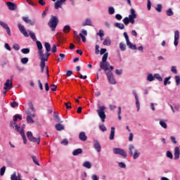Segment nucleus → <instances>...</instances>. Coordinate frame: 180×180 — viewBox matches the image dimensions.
<instances>
[{
  "instance_id": "ddd939ff",
  "label": "nucleus",
  "mask_w": 180,
  "mask_h": 180,
  "mask_svg": "<svg viewBox=\"0 0 180 180\" xmlns=\"http://www.w3.org/2000/svg\"><path fill=\"white\" fill-rule=\"evenodd\" d=\"M0 25H1L2 27H4V29H6L8 36H12V33L11 32V28L9 27V25H8L6 22L1 20H0Z\"/></svg>"
},
{
  "instance_id": "473e14b6",
  "label": "nucleus",
  "mask_w": 180,
  "mask_h": 180,
  "mask_svg": "<svg viewBox=\"0 0 180 180\" xmlns=\"http://www.w3.org/2000/svg\"><path fill=\"white\" fill-rule=\"evenodd\" d=\"M18 119H19V120H22V115H19V114H16L14 115V121L11 122V123H16V122H18Z\"/></svg>"
},
{
  "instance_id": "423d86ee",
  "label": "nucleus",
  "mask_w": 180,
  "mask_h": 180,
  "mask_svg": "<svg viewBox=\"0 0 180 180\" xmlns=\"http://www.w3.org/2000/svg\"><path fill=\"white\" fill-rule=\"evenodd\" d=\"M27 136L28 140H30V141L32 143H37L38 145L40 144V136H39L37 138H35L33 136V133H32L30 131H28L27 132Z\"/></svg>"
},
{
  "instance_id": "c756f323",
  "label": "nucleus",
  "mask_w": 180,
  "mask_h": 180,
  "mask_svg": "<svg viewBox=\"0 0 180 180\" xmlns=\"http://www.w3.org/2000/svg\"><path fill=\"white\" fill-rule=\"evenodd\" d=\"M55 127L58 131H61V130H64V125L62 124H56Z\"/></svg>"
},
{
  "instance_id": "bb28decb",
  "label": "nucleus",
  "mask_w": 180,
  "mask_h": 180,
  "mask_svg": "<svg viewBox=\"0 0 180 180\" xmlns=\"http://www.w3.org/2000/svg\"><path fill=\"white\" fill-rule=\"evenodd\" d=\"M103 46H110L112 44V41H110V38L108 37L105 39V40L103 42Z\"/></svg>"
},
{
  "instance_id": "8fccbe9b",
  "label": "nucleus",
  "mask_w": 180,
  "mask_h": 180,
  "mask_svg": "<svg viewBox=\"0 0 180 180\" xmlns=\"http://www.w3.org/2000/svg\"><path fill=\"white\" fill-rule=\"evenodd\" d=\"M108 13L109 15H113V13H115V8H113L112 6L109 7Z\"/></svg>"
},
{
  "instance_id": "7c9ffc66",
  "label": "nucleus",
  "mask_w": 180,
  "mask_h": 180,
  "mask_svg": "<svg viewBox=\"0 0 180 180\" xmlns=\"http://www.w3.org/2000/svg\"><path fill=\"white\" fill-rule=\"evenodd\" d=\"M155 79V76L153 75L152 73H149L147 76V81H148L149 82H153V81H154Z\"/></svg>"
},
{
  "instance_id": "7ed1b4c3",
  "label": "nucleus",
  "mask_w": 180,
  "mask_h": 180,
  "mask_svg": "<svg viewBox=\"0 0 180 180\" xmlns=\"http://www.w3.org/2000/svg\"><path fill=\"white\" fill-rule=\"evenodd\" d=\"M60 20H58V17L56 15H51L49 21L48 22V26L50 27L52 32H56V29H57V26Z\"/></svg>"
},
{
  "instance_id": "bf43d9fd",
  "label": "nucleus",
  "mask_w": 180,
  "mask_h": 180,
  "mask_svg": "<svg viewBox=\"0 0 180 180\" xmlns=\"http://www.w3.org/2000/svg\"><path fill=\"white\" fill-rule=\"evenodd\" d=\"M13 49H14V50H15L16 51H19V50H20V46H19V44H15L13 45Z\"/></svg>"
},
{
  "instance_id": "9d476101",
  "label": "nucleus",
  "mask_w": 180,
  "mask_h": 180,
  "mask_svg": "<svg viewBox=\"0 0 180 180\" xmlns=\"http://www.w3.org/2000/svg\"><path fill=\"white\" fill-rule=\"evenodd\" d=\"M132 94L135 98L136 106L137 112H139V110H140V101L139 100V95L137 94V91L136 90H132Z\"/></svg>"
},
{
  "instance_id": "f704fd0d",
  "label": "nucleus",
  "mask_w": 180,
  "mask_h": 180,
  "mask_svg": "<svg viewBox=\"0 0 180 180\" xmlns=\"http://www.w3.org/2000/svg\"><path fill=\"white\" fill-rule=\"evenodd\" d=\"M159 123L161 127H162L163 129H167V127H168V126L167 125V122H165L164 120H161Z\"/></svg>"
},
{
  "instance_id": "e2e57ef3",
  "label": "nucleus",
  "mask_w": 180,
  "mask_h": 180,
  "mask_svg": "<svg viewBox=\"0 0 180 180\" xmlns=\"http://www.w3.org/2000/svg\"><path fill=\"white\" fill-rule=\"evenodd\" d=\"M98 36H99L100 37H103V36H105V32H103V31L102 30H100L98 31V32L97 33Z\"/></svg>"
},
{
  "instance_id": "052dcab7",
  "label": "nucleus",
  "mask_w": 180,
  "mask_h": 180,
  "mask_svg": "<svg viewBox=\"0 0 180 180\" xmlns=\"http://www.w3.org/2000/svg\"><path fill=\"white\" fill-rule=\"evenodd\" d=\"M118 166L120 167V168H126V163L123 162H118Z\"/></svg>"
},
{
  "instance_id": "cd10ccee",
  "label": "nucleus",
  "mask_w": 180,
  "mask_h": 180,
  "mask_svg": "<svg viewBox=\"0 0 180 180\" xmlns=\"http://www.w3.org/2000/svg\"><path fill=\"white\" fill-rule=\"evenodd\" d=\"M29 35L30 36L32 40L33 41H36L37 43V38L36 37V34L32 31L30 32Z\"/></svg>"
},
{
  "instance_id": "20e7f679",
  "label": "nucleus",
  "mask_w": 180,
  "mask_h": 180,
  "mask_svg": "<svg viewBox=\"0 0 180 180\" xmlns=\"http://www.w3.org/2000/svg\"><path fill=\"white\" fill-rule=\"evenodd\" d=\"M105 110L106 107L105 105H101L98 107V109L96 110L97 115L103 123L105 122V120H106V114L105 113Z\"/></svg>"
},
{
  "instance_id": "603ef678",
  "label": "nucleus",
  "mask_w": 180,
  "mask_h": 180,
  "mask_svg": "<svg viewBox=\"0 0 180 180\" xmlns=\"http://www.w3.org/2000/svg\"><path fill=\"white\" fill-rule=\"evenodd\" d=\"M122 22H124V25H126V26H127V25H129V23H130V20H129V17H125Z\"/></svg>"
},
{
  "instance_id": "2f4dec72",
  "label": "nucleus",
  "mask_w": 180,
  "mask_h": 180,
  "mask_svg": "<svg viewBox=\"0 0 180 180\" xmlns=\"http://www.w3.org/2000/svg\"><path fill=\"white\" fill-rule=\"evenodd\" d=\"M61 6H63V2L57 0L55 3V9H59V8H61Z\"/></svg>"
},
{
  "instance_id": "1a4fd4ad",
  "label": "nucleus",
  "mask_w": 180,
  "mask_h": 180,
  "mask_svg": "<svg viewBox=\"0 0 180 180\" xmlns=\"http://www.w3.org/2000/svg\"><path fill=\"white\" fill-rule=\"evenodd\" d=\"M93 147L97 153H101L102 150V146H101V143H99V141H98V139L93 140Z\"/></svg>"
},
{
  "instance_id": "aec40b11",
  "label": "nucleus",
  "mask_w": 180,
  "mask_h": 180,
  "mask_svg": "<svg viewBox=\"0 0 180 180\" xmlns=\"http://www.w3.org/2000/svg\"><path fill=\"white\" fill-rule=\"evenodd\" d=\"M127 46L131 50H137V46H136V44H133V43H131L130 41H128V42H127Z\"/></svg>"
},
{
  "instance_id": "e433bc0d",
  "label": "nucleus",
  "mask_w": 180,
  "mask_h": 180,
  "mask_svg": "<svg viewBox=\"0 0 180 180\" xmlns=\"http://www.w3.org/2000/svg\"><path fill=\"white\" fill-rule=\"evenodd\" d=\"M133 150H134V146L130 144L129 146V155L131 157V155H133Z\"/></svg>"
},
{
  "instance_id": "c03bdc74",
  "label": "nucleus",
  "mask_w": 180,
  "mask_h": 180,
  "mask_svg": "<svg viewBox=\"0 0 180 180\" xmlns=\"http://www.w3.org/2000/svg\"><path fill=\"white\" fill-rule=\"evenodd\" d=\"M155 11H157V12H162V4H157V6L155 7Z\"/></svg>"
},
{
  "instance_id": "f03ea898",
  "label": "nucleus",
  "mask_w": 180,
  "mask_h": 180,
  "mask_svg": "<svg viewBox=\"0 0 180 180\" xmlns=\"http://www.w3.org/2000/svg\"><path fill=\"white\" fill-rule=\"evenodd\" d=\"M108 56H109L108 53H105L103 56L101 62H100V68H101V70H105V74H106V72L109 71V67L110 65V63L108 62Z\"/></svg>"
},
{
  "instance_id": "774afa93",
  "label": "nucleus",
  "mask_w": 180,
  "mask_h": 180,
  "mask_svg": "<svg viewBox=\"0 0 180 180\" xmlns=\"http://www.w3.org/2000/svg\"><path fill=\"white\" fill-rule=\"evenodd\" d=\"M95 53H96V54H99V53H100L99 45H96Z\"/></svg>"
},
{
  "instance_id": "f257e3e1",
  "label": "nucleus",
  "mask_w": 180,
  "mask_h": 180,
  "mask_svg": "<svg viewBox=\"0 0 180 180\" xmlns=\"http://www.w3.org/2000/svg\"><path fill=\"white\" fill-rule=\"evenodd\" d=\"M37 47L38 49V54L39 59L41 60L40 67H46V61H49V56H44V51H43V44L40 41H37Z\"/></svg>"
},
{
  "instance_id": "4c0bfd02",
  "label": "nucleus",
  "mask_w": 180,
  "mask_h": 180,
  "mask_svg": "<svg viewBox=\"0 0 180 180\" xmlns=\"http://www.w3.org/2000/svg\"><path fill=\"white\" fill-rule=\"evenodd\" d=\"M70 30H71V27L70 25H65L63 30L64 33H68Z\"/></svg>"
},
{
  "instance_id": "09e8293b",
  "label": "nucleus",
  "mask_w": 180,
  "mask_h": 180,
  "mask_svg": "<svg viewBox=\"0 0 180 180\" xmlns=\"http://www.w3.org/2000/svg\"><path fill=\"white\" fill-rule=\"evenodd\" d=\"M59 56L60 57V58H58V63H61V61H63V58H65V54H64V53H60V54H59Z\"/></svg>"
},
{
  "instance_id": "412c9836",
  "label": "nucleus",
  "mask_w": 180,
  "mask_h": 180,
  "mask_svg": "<svg viewBox=\"0 0 180 180\" xmlns=\"http://www.w3.org/2000/svg\"><path fill=\"white\" fill-rule=\"evenodd\" d=\"M11 126H12V127H15V130L18 132V133H20V131H22V129H20V127H19L18 125V123L17 122H11ZM15 126V127H14Z\"/></svg>"
},
{
  "instance_id": "69168bd1",
  "label": "nucleus",
  "mask_w": 180,
  "mask_h": 180,
  "mask_svg": "<svg viewBox=\"0 0 180 180\" xmlns=\"http://www.w3.org/2000/svg\"><path fill=\"white\" fill-rule=\"evenodd\" d=\"M124 37L127 43L128 41H130V39H129V35L127 34V32H124Z\"/></svg>"
},
{
  "instance_id": "b1692460",
  "label": "nucleus",
  "mask_w": 180,
  "mask_h": 180,
  "mask_svg": "<svg viewBox=\"0 0 180 180\" xmlns=\"http://www.w3.org/2000/svg\"><path fill=\"white\" fill-rule=\"evenodd\" d=\"M115 127H111L109 140H115Z\"/></svg>"
},
{
  "instance_id": "f8f14e48",
  "label": "nucleus",
  "mask_w": 180,
  "mask_h": 180,
  "mask_svg": "<svg viewBox=\"0 0 180 180\" xmlns=\"http://www.w3.org/2000/svg\"><path fill=\"white\" fill-rule=\"evenodd\" d=\"M44 47L46 52L45 53H44V56H45V57H50V51H51V45H50V43L49 42H45Z\"/></svg>"
},
{
  "instance_id": "6ab92c4d",
  "label": "nucleus",
  "mask_w": 180,
  "mask_h": 180,
  "mask_svg": "<svg viewBox=\"0 0 180 180\" xmlns=\"http://www.w3.org/2000/svg\"><path fill=\"white\" fill-rule=\"evenodd\" d=\"M180 157V149L179 147L174 148V160H179Z\"/></svg>"
},
{
  "instance_id": "de8ad7c7",
  "label": "nucleus",
  "mask_w": 180,
  "mask_h": 180,
  "mask_svg": "<svg viewBox=\"0 0 180 180\" xmlns=\"http://www.w3.org/2000/svg\"><path fill=\"white\" fill-rule=\"evenodd\" d=\"M121 114H122V107H118L117 115H118L119 120H122V116L120 115Z\"/></svg>"
},
{
  "instance_id": "0e129e2a",
  "label": "nucleus",
  "mask_w": 180,
  "mask_h": 180,
  "mask_svg": "<svg viewBox=\"0 0 180 180\" xmlns=\"http://www.w3.org/2000/svg\"><path fill=\"white\" fill-rule=\"evenodd\" d=\"M100 54H101V56H103H103H105V54H106V49H105V48L101 49Z\"/></svg>"
},
{
  "instance_id": "2eb2a0df",
  "label": "nucleus",
  "mask_w": 180,
  "mask_h": 180,
  "mask_svg": "<svg viewBox=\"0 0 180 180\" xmlns=\"http://www.w3.org/2000/svg\"><path fill=\"white\" fill-rule=\"evenodd\" d=\"M179 44V31L176 30L174 32V44L175 47H176Z\"/></svg>"
},
{
  "instance_id": "a18cd8bd",
  "label": "nucleus",
  "mask_w": 180,
  "mask_h": 180,
  "mask_svg": "<svg viewBox=\"0 0 180 180\" xmlns=\"http://www.w3.org/2000/svg\"><path fill=\"white\" fill-rule=\"evenodd\" d=\"M166 156L167 157V158H170V160H172V158H174V155H172V153L169 150H167L166 152Z\"/></svg>"
},
{
  "instance_id": "13d9d810",
  "label": "nucleus",
  "mask_w": 180,
  "mask_h": 180,
  "mask_svg": "<svg viewBox=\"0 0 180 180\" xmlns=\"http://www.w3.org/2000/svg\"><path fill=\"white\" fill-rule=\"evenodd\" d=\"M115 74H116V75H122V74H123V70L116 69L115 70Z\"/></svg>"
},
{
  "instance_id": "39448f33",
  "label": "nucleus",
  "mask_w": 180,
  "mask_h": 180,
  "mask_svg": "<svg viewBox=\"0 0 180 180\" xmlns=\"http://www.w3.org/2000/svg\"><path fill=\"white\" fill-rule=\"evenodd\" d=\"M105 75L110 85H116L117 82L116 79H115V76L113 75V72H112V71L109 70L108 72H105Z\"/></svg>"
},
{
  "instance_id": "864d4df0",
  "label": "nucleus",
  "mask_w": 180,
  "mask_h": 180,
  "mask_svg": "<svg viewBox=\"0 0 180 180\" xmlns=\"http://www.w3.org/2000/svg\"><path fill=\"white\" fill-rule=\"evenodd\" d=\"M99 129L101 131H106V130H108V129L106 128V127H105V124H101L99 125Z\"/></svg>"
},
{
  "instance_id": "58836bf2",
  "label": "nucleus",
  "mask_w": 180,
  "mask_h": 180,
  "mask_svg": "<svg viewBox=\"0 0 180 180\" xmlns=\"http://www.w3.org/2000/svg\"><path fill=\"white\" fill-rule=\"evenodd\" d=\"M120 49L121 51H126V44L123 42L120 43Z\"/></svg>"
},
{
  "instance_id": "79ce46f5",
  "label": "nucleus",
  "mask_w": 180,
  "mask_h": 180,
  "mask_svg": "<svg viewBox=\"0 0 180 180\" xmlns=\"http://www.w3.org/2000/svg\"><path fill=\"white\" fill-rule=\"evenodd\" d=\"M5 171H6V167L3 166L0 169V175H1V176H4V175H5Z\"/></svg>"
},
{
  "instance_id": "c9c22d12",
  "label": "nucleus",
  "mask_w": 180,
  "mask_h": 180,
  "mask_svg": "<svg viewBox=\"0 0 180 180\" xmlns=\"http://www.w3.org/2000/svg\"><path fill=\"white\" fill-rule=\"evenodd\" d=\"M5 86H8V88H12L13 86L12 84V82L11 81V79H8L6 82V83L4 84Z\"/></svg>"
},
{
  "instance_id": "393cba45",
  "label": "nucleus",
  "mask_w": 180,
  "mask_h": 180,
  "mask_svg": "<svg viewBox=\"0 0 180 180\" xmlns=\"http://www.w3.org/2000/svg\"><path fill=\"white\" fill-rule=\"evenodd\" d=\"M115 27H117V29H120V30H123L124 29V25L123 23L120 22H115L114 24Z\"/></svg>"
},
{
  "instance_id": "0eeeda50",
  "label": "nucleus",
  "mask_w": 180,
  "mask_h": 180,
  "mask_svg": "<svg viewBox=\"0 0 180 180\" xmlns=\"http://www.w3.org/2000/svg\"><path fill=\"white\" fill-rule=\"evenodd\" d=\"M112 151L114 154L121 155V157H123L124 158L127 157V153H126L124 150L120 148H115Z\"/></svg>"
},
{
  "instance_id": "37998d69",
  "label": "nucleus",
  "mask_w": 180,
  "mask_h": 180,
  "mask_svg": "<svg viewBox=\"0 0 180 180\" xmlns=\"http://www.w3.org/2000/svg\"><path fill=\"white\" fill-rule=\"evenodd\" d=\"M166 15L167 16H172L174 15V11H172V8H169L166 11Z\"/></svg>"
},
{
  "instance_id": "3c124183",
  "label": "nucleus",
  "mask_w": 180,
  "mask_h": 180,
  "mask_svg": "<svg viewBox=\"0 0 180 180\" xmlns=\"http://www.w3.org/2000/svg\"><path fill=\"white\" fill-rule=\"evenodd\" d=\"M174 79H175V82H176V85H179L180 84V76H178V75H176L174 77Z\"/></svg>"
},
{
  "instance_id": "49530a36",
  "label": "nucleus",
  "mask_w": 180,
  "mask_h": 180,
  "mask_svg": "<svg viewBox=\"0 0 180 180\" xmlns=\"http://www.w3.org/2000/svg\"><path fill=\"white\" fill-rule=\"evenodd\" d=\"M27 122L28 124L34 123V120H33V118H32V116L27 115Z\"/></svg>"
},
{
  "instance_id": "ea45409f",
  "label": "nucleus",
  "mask_w": 180,
  "mask_h": 180,
  "mask_svg": "<svg viewBox=\"0 0 180 180\" xmlns=\"http://www.w3.org/2000/svg\"><path fill=\"white\" fill-rule=\"evenodd\" d=\"M154 76H155V79H158L159 82H162V77H161V75H160V74L155 73Z\"/></svg>"
},
{
  "instance_id": "72a5a7b5",
  "label": "nucleus",
  "mask_w": 180,
  "mask_h": 180,
  "mask_svg": "<svg viewBox=\"0 0 180 180\" xmlns=\"http://www.w3.org/2000/svg\"><path fill=\"white\" fill-rule=\"evenodd\" d=\"M170 79H171V76L165 77L164 80V85L165 86H167L168 84L169 85L171 84V81H169Z\"/></svg>"
},
{
  "instance_id": "dca6fc26",
  "label": "nucleus",
  "mask_w": 180,
  "mask_h": 180,
  "mask_svg": "<svg viewBox=\"0 0 180 180\" xmlns=\"http://www.w3.org/2000/svg\"><path fill=\"white\" fill-rule=\"evenodd\" d=\"M11 180H22V176L20 173L16 175V172H14L13 174L11 176Z\"/></svg>"
},
{
  "instance_id": "f3484780",
  "label": "nucleus",
  "mask_w": 180,
  "mask_h": 180,
  "mask_svg": "<svg viewBox=\"0 0 180 180\" xmlns=\"http://www.w3.org/2000/svg\"><path fill=\"white\" fill-rule=\"evenodd\" d=\"M82 26H94L92 25V20L91 18H86L82 23Z\"/></svg>"
},
{
  "instance_id": "4d7b16f0",
  "label": "nucleus",
  "mask_w": 180,
  "mask_h": 180,
  "mask_svg": "<svg viewBox=\"0 0 180 180\" xmlns=\"http://www.w3.org/2000/svg\"><path fill=\"white\" fill-rule=\"evenodd\" d=\"M32 159L33 160V162L36 164V165H40V164L39 163V162L37 161V159L36 158V156L32 155Z\"/></svg>"
},
{
  "instance_id": "a19ab883",
  "label": "nucleus",
  "mask_w": 180,
  "mask_h": 180,
  "mask_svg": "<svg viewBox=\"0 0 180 180\" xmlns=\"http://www.w3.org/2000/svg\"><path fill=\"white\" fill-rule=\"evenodd\" d=\"M21 53H22V54H29V53H30V49L24 48L21 49Z\"/></svg>"
},
{
  "instance_id": "4468645a",
  "label": "nucleus",
  "mask_w": 180,
  "mask_h": 180,
  "mask_svg": "<svg viewBox=\"0 0 180 180\" xmlns=\"http://www.w3.org/2000/svg\"><path fill=\"white\" fill-rule=\"evenodd\" d=\"M6 5H7L9 11H16V9H18V6L12 1L6 2Z\"/></svg>"
},
{
  "instance_id": "c85d7f7f",
  "label": "nucleus",
  "mask_w": 180,
  "mask_h": 180,
  "mask_svg": "<svg viewBox=\"0 0 180 180\" xmlns=\"http://www.w3.org/2000/svg\"><path fill=\"white\" fill-rule=\"evenodd\" d=\"M79 154H82V149L81 148H77L72 152V155L77 156L79 155Z\"/></svg>"
},
{
  "instance_id": "a878e982",
  "label": "nucleus",
  "mask_w": 180,
  "mask_h": 180,
  "mask_svg": "<svg viewBox=\"0 0 180 180\" xmlns=\"http://www.w3.org/2000/svg\"><path fill=\"white\" fill-rule=\"evenodd\" d=\"M83 167L87 168V169H91L92 168V164L89 161H86L83 163Z\"/></svg>"
},
{
  "instance_id": "4be33fe9",
  "label": "nucleus",
  "mask_w": 180,
  "mask_h": 180,
  "mask_svg": "<svg viewBox=\"0 0 180 180\" xmlns=\"http://www.w3.org/2000/svg\"><path fill=\"white\" fill-rule=\"evenodd\" d=\"M20 136L22 137L24 144L27 143V139L26 138V135L25 134V130L23 129L20 131Z\"/></svg>"
},
{
  "instance_id": "a211bd4d",
  "label": "nucleus",
  "mask_w": 180,
  "mask_h": 180,
  "mask_svg": "<svg viewBox=\"0 0 180 180\" xmlns=\"http://www.w3.org/2000/svg\"><path fill=\"white\" fill-rule=\"evenodd\" d=\"M79 139L81 141H86V140H88V136H86L85 132L82 131L79 134Z\"/></svg>"
},
{
  "instance_id": "9b49d317",
  "label": "nucleus",
  "mask_w": 180,
  "mask_h": 180,
  "mask_svg": "<svg viewBox=\"0 0 180 180\" xmlns=\"http://www.w3.org/2000/svg\"><path fill=\"white\" fill-rule=\"evenodd\" d=\"M18 27L20 30V32L25 36V37H29V33H27V31H26V28H25V25H22V24L19 23L18 24Z\"/></svg>"
},
{
  "instance_id": "5fc2aeb1",
  "label": "nucleus",
  "mask_w": 180,
  "mask_h": 180,
  "mask_svg": "<svg viewBox=\"0 0 180 180\" xmlns=\"http://www.w3.org/2000/svg\"><path fill=\"white\" fill-rule=\"evenodd\" d=\"M171 71L173 74H178V70H176V66H172Z\"/></svg>"
},
{
  "instance_id": "338daca9",
  "label": "nucleus",
  "mask_w": 180,
  "mask_h": 180,
  "mask_svg": "<svg viewBox=\"0 0 180 180\" xmlns=\"http://www.w3.org/2000/svg\"><path fill=\"white\" fill-rule=\"evenodd\" d=\"M52 53H57V46L56 44H53L52 49H51Z\"/></svg>"
},
{
  "instance_id": "680f3d73",
  "label": "nucleus",
  "mask_w": 180,
  "mask_h": 180,
  "mask_svg": "<svg viewBox=\"0 0 180 180\" xmlns=\"http://www.w3.org/2000/svg\"><path fill=\"white\" fill-rule=\"evenodd\" d=\"M60 144H63V146H68V139H65L61 142Z\"/></svg>"
},
{
  "instance_id": "6e6d98bb",
  "label": "nucleus",
  "mask_w": 180,
  "mask_h": 180,
  "mask_svg": "<svg viewBox=\"0 0 180 180\" xmlns=\"http://www.w3.org/2000/svg\"><path fill=\"white\" fill-rule=\"evenodd\" d=\"M22 64H27L29 63V58H22L21 59Z\"/></svg>"
},
{
  "instance_id": "6e6552de",
  "label": "nucleus",
  "mask_w": 180,
  "mask_h": 180,
  "mask_svg": "<svg viewBox=\"0 0 180 180\" xmlns=\"http://www.w3.org/2000/svg\"><path fill=\"white\" fill-rule=\"evenodd\" d=\"M137 18V15L136 14V11L134 8H131L130 15H129L128 19L129 20L130 23L134 25L135 19Z\"/></svg>"
},
{
  "instance_id": "5701e85b",
  "label": "nucleus",
  "mask_w": 180,
  "mask_h": 180,
  "mask_svg": "<svg viewBox=\"0 0 180 180\" xmlns=\"http://www.w3.org/2000/svg\"><path fill=\"white\" fill-rule=\"evenodd\" d=\"M131 157H132L133 160H137L140 157V152L137 149L134 150V153L131 155Z\"/></svg>"
}]
</instances>
